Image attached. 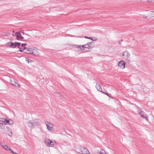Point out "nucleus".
I'll list each match as a JSON object with an SVG mask.
<instances>
[{
    "label": "nucleus",
    "mask_w": 154,
    "mask_h": 154,
    "mask_svg": "<svg viewBox=\"0 0 154 154\" xmlns=\"http://www.w3.org/2000/svg\"><path fill=\"white\" fill-rule=\"evenodd\" d=\"M94 42H89L85 45H82V50L85 51H89L94 47Z\"/></svg>",
    "instance_id": "1"
},
{
    "label": "nucleus",
    "mask_w": 154,
    "mask_h": 154,
    "mask_svg": "<svg viewBox=\"0 0 154 154\" xmlns=\"http://www.w3.org/2000/svg\"><path fill=\"white\" fill-rule=\"evenodd\" d=\"M76 151L78 153L82 154H89V152L88 150L86 148L79 146L76 149Z\"/></svg>",
    "instance_id": "2"
},
{
    "label": "nucleus",
    "mask_w": 154,
    "mask_h": 154,
    "mask_svg": "<svg viewBox=\"0 0 154 154\" xmlns=\"http://www.w3.org/2000/svg\"><path fill=\"white\" fill-rule=\"evenodd\" d=\"M39 123V121L38 119L33 120V122L29 121L28 123V126L30 128L33 127L38 125Z\"/></svg>",
    "instance_id": "3"
},
{
    "label": "nucleus",
    "mask_w": 154,
    "mask_h": 154,
    "mask_svg": "<svg viewBox=\"0 0 154 154\" xmlns=\"http://www.w3.org/2000/svg\"><path fill=\"white\" fill-rule=\"evenodd\" d=\"M45 123L46 125V127L48 130L51 132L52 131L53 129V125L48 122L46 121Z\"/></svg>",
    "instance_id": "4"
},
{
    "label": "nucleus",
    "mask_w": 154,
    "mask_h": 154,
    "mask_svg": "<svg viewBox=\"0 0 154 154\" xmlns=\"http://www.w3.org/2000/svg\"><path fill=\"white\" fill-rule=\"evenodd\" d=\"M10 82L11 84L14 86L16 87H18L19 88L20 87V85L17 82L16 80L15 79H11Z\"/></svg>",
    "instance_id": "5"
},
{
    "label": "nucleus",
    "mask_w": 154,
    "mask_h": 154,
    "mask_svg": "<svg viewBox=\"0 0 154 154\" xmlns=\"http://www.w3.org/2000/svg\"><path fill=\"white\" fill-rule=\"evenodd\" d=\"M15 35L17 40H22L24 39L23 37L21 36V35L20 32H16L15 33Z\"/></svg>",
    "instance_id": "6"
},
{
    "label": "nucleus",
    "mask_w": 154,
    "mask_h": 154,
    "mask_svg": "<svg viewBox=\"0 0 154 154\" xmlns=\"http://www.w3.org/2000/svg\"><path fill=\"white\" fill-rule=\"evenodd\" d=\"M130 55L128 51L126 50L122 53V56L124 57V59L127 60L130 57Z\"/></svg>",
    "instance_id": "7"
},
{
    "label": "nucleus",
    "mask_w": 154,
    "mask_h": 154,
    "mask_svg": "<svg viewBox=\"0 0 154 154\" xmlns=\"http://www.w3.org/2000/svg\"><path fill=\"white\" fill-rule=\"evenodd\" d=\"M125 63L123 60H122L119 61L118 63V66L121 69H124L125 68Z\"/></svg>",
    "instance_id": "8"
},
{
    "label": "nucleus",
    "mask_w": 154,
    "mask_h": 154,
    "mask_svg": "<svg viewBox=\"0 0 154 154\" xmlns=\"http://www.w3.org/2000/svg\"><path fill=\"white\" fill-rule=\"evenodd\" d=\"M45 143L46 146H52L54 145V143L50 139H48L47 140H45Z\"/></svg>",
    "instance_id": "9"
},
{
    "label": "nucleus",
    "mask_w": 154,
    "mask_h": 154,
    "mask_svg": "<svg viewBox=\"0 0 154 154\" xmlns=\"http://www.w3.org/2000/svg\"><path fill=\"white\" fill-rule=\"evenodd\" d=\"M6 45L7 46H9L11 48H14L17 46L16 42L12 43L11 42H9L6 44Z\"/></svg>",
    "instance_id": "10"
},
{
    "label": "nucleus",
    "mask_w": 154,
    "mask_h": 154,
    "mask_svg": "<svg viewBox=\"0 0 154 154\" xmlns=\"http://www.w3.org/2000/svg\"><path fill=\"white\" fill-rule=\"evenodd\" d=\"M24 52L27 54H30L32 52V49L31 48H24Z\"/></svg>",
    "instance_id": "11"
},
{
    "label": "nucleus",
    "mask_w": 154,
    "mask_h": 154,
    "mask_svg": "<svg viewBox=\"0 0 154 154\" xmlns=\"http://www.w3.org/2000/svg\"><path fill=\"white\" fill-rule=\"evenodd\" d=\"M0 144L1 146L4 149L6 150H8V149L10 148V147H9L7 145L5 144L4 143H1L0 142Z\"/></svg>",
    "instance_id": "12"
},
{
    "label": "nucleus",
    "mask_w": 154,
    "mask_h": 154,
    "mask_svg": "<svg viewBox=\"0 0 154 154\" xmlns=\"http://www.w3.org/2000/svg\"><path fill=\"white\" fill-rule=\"evenodd\" d=\"M4 123L6 124H8L9 125H11L13 124L14 123V121L11 120H5L4 121Z\"/></svg>",
    "instance_id": "13"
},
{
    "label": "nucleus",
    "mask_w": 154,
    "mask_h": 154,
    "mask_svg": "<svg viewBox=\"0 0 154 154\" xmlns=\"http://www.w3.org/2000/svg\"><path fill=\"white\" fill-rule=\"evenodd\" d=\"M137 109H138V111L139 113L140 116H144L145 112L144 111H141L140 108H139L138 106L137 107Z\"/></svg>",
    "instance_id": "14"
},
{
    "label": "nucleus",
    "mask_w": 154,
    "mask_h": 154,
    "mask_svg": "<svg viewBox=\"0 0 154 154\" xmlns=\"http://www.w3.org/2000/svg\"><path fill=\"white\" fill-rule=\"evenodd\" d=\"M96 87L98 91L100 92L102 91V89L101 86L99 84H97L96 85Z\"/></svg>",
    "instance_id": "15"
},
{
    "label": "nucleus",
    "mask_w": 154,
    "mask_h": 154,
    "mask_svg": "<svg viewBox=\"0 0 154 154\" xmlns=\"http://www.w3.org/2000/svg\"><path fill=\"white\" fill-rule=\"evenodd\" d=\"M85 38L87 39H89L93 41H96L97 40V38H95L94 37H88V36H85Z\"/></svg>",
    "instance_id": "16"
},
{
    "label": "nucleus",
    "mask_w": 154,
    "mask_h": 154,
    "mask_svg": "<svg viewBox=\"0 0 154 154\" xmlns=\"http://www.w3.org/2000/svg\"><path fill=\"white\" fill-rule=\"evenodd\" d=\"M16 44L17 46L20 49H23V48L21 46V45L22 44H21L20 43H18L17 42H16Z\"/></svg>",
    "instance_id": "17"
},
{
    "label": "nucleus",
    "mask_w": 154,
    "mask_h": 154,
    "mask_svg": "<svg viewBox=\"0 0 154 154\" xmlns=\"http://www.w3.org/2000/svg\"><path fill=\"white\" fill-rule=\"evenodd\" d=\"M100 154H109V153L104 150H102L100 151Z\"/></svg>",
    "instance_id": "18"
},
{
    "label": "nucleus",
    "mask_w": 154,
    "mask_h": 154,
    "mask_svg": "<svg viewBox=\"0 0 154 154\" xmlns=\"http://www.w3.org/2000/svg\"><path fill=\"white\" fill-rule=\"evenodd\" d=\"M26 62H27L28 63H31V62H33V60H32L30 59H26Z\"/></svg>",
    "instance_id": "19"
},
{
    "label": "nucleus",
    "mask_w": 154,
    "mask_h": 154,
    "mask_svg": "<svg viewBox=\"0 0 154 154\" xmlns=\"http://www.w3.org/2000/svg\"><path fill=\"white\" fill-rule=\"evenodd\" d=\"M26 45V43H25V44H22L21 45V46L23 47V50H24V48H26L25 47V46Z\"/></svg>",
    "instance_id": "20"
},
{
    "label": "nucleus",
    "mask_w": 154,
    "mask_h": 154,
    "mask_svg": "<svg viewBox=\"0 0 154 154\" xmlns=\"http://www.w3.org/2000/svg\"><path fill=\"white\" fill-rule=\"evenodd\" d=\"M76 48H80L81 50H82V45H76Z\"/></svg>",
    "instance_id": "21"
},
{
    "label": "nucleus",
    "mask_w": 154,
    "mask_h": 154,
    "mask_svg": "<svg viewBox=\"0 0 154 154\" xmlns=\"http://www.w3.org/2000/svg\"><path fill=\"white\" fill-rule=\"evenodd\" d=\"M150 14L152 17H154V11H151Z\"/></svg>",
    "instance_id": "22"
},
{
    "label": "nucleus",
    "mask_w": 154,
    "mask_h": 154,
    "mask_svg": "<svg viewBox=\"0 0 154 154\" xmlns=\"http://www.w3.org/2000/svg\"><path fill=\"white\" fill-rule=\"evenodd\" d=\"M32 54L34 55L35 56H37V55L36 53L33 51H32V52L31 53V54Z\"/></svg>",
    "instance_id": "23"
},
{
    "label": "nucleus",
    "mask_w": 154,
    "mask_h": 154,
    "mask_svg": "<svg viewBox=\"0 0 154 154\" xmlns=\"http://www.w3.org/2000/svg\"><path fill=\"white\" fill-rule=\"evenodd\" d=\"M3 127V124L0 122V128H2Z\"/></svg>",
    "instance_id": "24"
},
{
    "label": "nucleus",
    "mask_w": 154,
    "mask_h": 154,
    "mask_svg": "<svg viewBox=\"0 0 154 154\" xmlns=\"http://www.w3.org/2000/svg\"><path fill=\"white\" fill-rule=\"evenodd\" d=\"M141 117L144 118H145L146 120H148V116H141Z\"/></svg>",
    "instance_id": "25"
},
{
    "label": "nucleus",
    "mask_w": 154,
    "mask_h": 154,
    "mask_svg": "<svg viewBox=\"0 0 154 154\" xmlns=\"http://www.w3.org/2000/svg\"><path fill=\"white\" fill-rule=\"evenodd\" d=\"M8 149V150L10 151L12 153H13V152H14L10 148Z\"/></svg>",
    "instance_id": "26"
},
{
    "label": "nucleus",
    "mask_w": 154,
    "mask_h": 154,
    "mask_svg": "<svg viewBox=\"0 0 154 154\" xmlns=\"http://www.w3.org/2000/svg\"><path fill=\"white\" fill-rule=\"evenodd\" d=\"M5 120H6V119H4V118L1 119V121L4 122V121Z\"/></svg>",
    "instance_id": "27"
},
{
    "label": "nucleus",
    "mask_w": 154,
    "mask_h": 154,
    "mask_svg": "<svg viewBox=\"0 0 154 154\" xmlns=\"http://www.w3.org/2000/svg\"><path fill=\"white\" fill-rule=\"evenodd\" d=\"M12 135V132H11L10 133V134H9V135L10 136H11Z\"/></svg>",
    "instance_id": "28"
},
{
    "label": "nucleus",
    "mask_w": 154,
    "mask_h": 154,
    "mask_svg": "<svg viewBox=\"0 0 154 154\" xmlns=\"http://www.w3.org/2000/svg\"><path fill=\"white\" fill-rule=\"evenodd\" d=\"M20 51L21 52H22V51H24V50H21L20 49Z\"/></svg>",
    "instance_id": "29"
},
{
    "label": "nucleus",
    "mask_w": 154,
    "mask_h": 154,
    "mask_svg": "<svg viewBox=\"0 0 154 154\" xmlns=\"http://www.w3.org/2000/svg\"><path fill=\"white\" fill-rule=\"evenodd\" d=\"M105 94L106 95H107L109 97H110L109 95L107 93H105Z\"/></svg>",
    "instance_id": "30"
},
{
    "label": "nucleus",
    "mask_w": 154,
    "mask_h": 154,
    "mask_svg": "<svg viewBox=\"0 0 154 154\" xmlns=\"http://www.w3.org/2000/svg\"><path fill=\"white\" fill-rule=\"evenodd\" d=\"M105 94L106 95H107L109 97H110L109 95L107 93H105Z\"/></svg>",
    "instance_id": "31"
},
{
    "label": "nucleus",
    "mask_w": 154,
    "mask_h": 154,
    "mask_svg": "<svg viewBox=\"0 0 154 154\" xmlns=\"http://www.w3.org/2000/svg\"><path fill=\"white\" fill-rule=\"evenodd\" d=\"M21 32L23 34H25L23 32Z\"/></svg>",
    "instance_id": "32"
},
{
    "label": "nucleus",
    "mask_w": 154,
    "mask_h": 154,
    "mask_svg": "<svg viewBox=\"0 0 154 154\" xmlns=\"http://www.w3.org/2000/svg\"><path fill=\"white\" fill-rule=\"evenodd\" d=\"M101 92H102L103 93L105 94V93H106L105 92L102 91Z\"/></svg>",
    "instance_id": "33"
},
{
    "label": "nucleus",
    "mask_w": 154,
    "mask_h": 154,
    "mask_svg": "<svg viewBox=\"0 0 154 154\" xmlns=\"http://www.w3.org/2000/svg\"><path fill=\"white\" fill-rule=\"evenodd\" d=\"M12 35V36H15V34H13Z\"/></svg>",
    "instance_id": "34"
},
{
    "label": "nucleus",
    "mask_w": 154,
    "mask_h": 154,
    "mask_svg": "<svg viewBox=\"0 0 154 154\" xmlns=\"http://www.w3.org/2000/svg\"><path fill=\"white\" fill-rule=\"evenodd\" d=\"M15 153H16V152H14L13 153V154H15Z\"/></svg>",
    "instance_id": "35"
},
{
    "label": "nucleus",
    "mask_w": 154,
    "mask_h": 154,
    "mask_svg": "<svg viewBox=\"0 0 154 154\" xmlns=\"http://www.w3.org/2000/svg\"><path fill=\"white\" fill-rule=\"evenodd\" d=\"M13 33H14V31H13Z\"/></svg>",
    "instance_id": "36"
},
{
    "label": "nucleus",
    "mask_w": 154,
    "mask_h": 154,
    "mask_svg": "<svg viewBox=\"0 0 154 154\" xmlns=\"http://www.w3.org/2000/svg\"><path fill=\"white\" fill-rule=\"evenodd\" d=\"M15 154H18V153H15Z\"/></svg>",
    "instance_id": "37"
}]
</instances>
